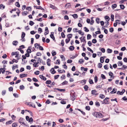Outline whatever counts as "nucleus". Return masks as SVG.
I'll return each mask as SVG.
<instances>
[{
	"instance_id": "obj_10",
	"label": "nucleus",
	"mask_w": 127,
	"mask_h": 127,
	"mask_svg": "<svg viewBox=\"0 0 127 127\" xmlns=\"http://www.w3.org/2000/svg\"><path fill=\"white\" fill-rule=\"evenodd\" d=\"M39 77L43 80L45 81L46 80V78L42 75H40L39 76Z\"/></svg>"
},
{
	"instance_id": "obj_25",
	"label": "nucleus",
	"mask_w": 127,
	"mask_h": 127,
	"mask_svg": "<svg viewBox=\"0 0 127 127\" xmlns=\"http://www.w3.org/2000/svg\"><path fill=\"white\" fill-rule=\"evenodd\" d=\"M72 34H69L67 35V36L68 39H70L72 38Z\"/></svg>"
},
{
	"instance_id": "obj_21",
	"label": "nucleus",
	"mask_w": 127,
	"mask_h": 127,
	"mask_svg": "<svg viewBox=\"0 0 127 127\" xmlns=\"http://www.w3.org/2000/svg\"><path fill=\"white\" fill-rule=\"evenodd\" d=\"M105 18L107 22H108L110 19L109 17L107 16H105Z\"/></svg>"
},
{
	"instance_id": "obj_42",
	"label": "nucleus",
	"mask_w": 127,
	"mask_h": 127,
	"mask_svg": "<svg viewBox=\"0 0 127 127\" xmlns=\"http://www.w3.org/2000/svg\"><path fill=\"white\" fill-rule=\"evenodd\" d=\"M52 56H54L56 54V52L55 51H52Z\"/></svg>"
},
{
	"instance_id": "obj_24",
	"label": "nucleus",
	"mask_w": 127,
	"mask_h": 127,
	"mask_svg": "<svg viewBox=\"0 0 127 127\" xmlns=\"http://www.w3.org/2000/svg\"><path fill=\"white\" fill-rule=\"evenodd\" d=\"M25 88V87L23 85H21L20 86V89L21 90H23Z\"/></svg>"
},
{
	"instance_id": "obj_14",
	"label": "nucleus",
	"mask_w": 127,
	"mask_h": 127,
	"mask_svg": "<svg viewBox=\"0 0 127 127\" xmlns=\"http://www.w3.org/2000/svg\"><path fill=\"white\" fill-rule=\"evenodd\" d=\"M55 89L57 90L58 91L60 92H64L65 91V90L64 89H61L59 88H55Z\"/></svg>"
},
{
	"instance_id": "obj_51",
	"label": "nucleus",
	"mask_w": 127,
	"mask_h": 127,
	"mask_svg": "<svg viewBox=\"0 0 127 127\" xmlns=\"http://www.w3.org/2000/svg\"><path fill=\"white\" fill-rule=\"evenodd\" d=\"M127 1V0H122L119 2V3L120 4H122L124 3L125 1Z\"/></svg>"
},
{
	"instance_id": "obj_41",
	"label": "nucleus",
	"mask_w": 127,
	"mask_h": 127,
	"mask_svg": "<svg viewBox=\"0 0 127 127\" xmlns=\"http://www.w3.org/2000/svg\"><path fill=\"white\" fill-rule=\"evenodd\" d=\"M26 9L27 10H29L30 11H31V10H32V8H31V7L28 6L26 7Z\"/></svg>"
},
{
	"instance_id": "obj_35",
	"label": "nucleus",
	"mask_w": 127,
	"mask_h": 127,
	"mask_svg": "<svg viewBox=\"0 0 127 127\" xmlns=\"http://www.w3.org/2000/svg\"><path fill=\"white\" fill-rule=\"evenodd\" d=\"M89 83L90 84H94V82H93V80L92 79H89Z\"/></svg>"
},
{
	"instance_id": "obj_4",
	"label": "nucleus",
	"mask_w": 127,
	"mask_h": 127,
	"mask_svg": "<svg viewBox=\"0 0 127 127\" xmlns=\"http://www.w3.org/2000/svg\"><path fill=\"white\" fill-rule=\"evenodd\" d=\"M70 95H71L70 98L71 99L72 101H74L75 99V93H73L72 95L70 94Z\"/></svg>"
},
{
	"instance_id": "obj_29",
	"label": "nucleus",
	"mask_w": 127,
	"mask_h": 127,
	"mask_svg": "<svg viewBox=\"0 0 127 127\" xmlns=\"http://www.w3.org/2000/svg\"><path fill=\"white\" fill-rule=\"evenodd\" d=\"M104 59L102 57H101L100 58V61L101 63H103L104 62Z\"/></svg>"
},
{
	"instance_id": "obj_52",
	"label": "nucleus",
	"mask_w": 127,
	"mask_h": 127,
	"mask_svg": "<svg viewBox=\"0 0 127 127\" xmlns=\"http://www.w3.org/2000/svg\"><path fill=\"white\" fill-rule=\"evenodd\" d=\"M31 51L30 49L28 48L27 50V52L28 53H30L31 52Z\"/></svg>"
},
{
	"instance_id": "obj_45",
	"label": "nucleus",
	"mask_w": 127,
	"mask_h": 127,
	"mask_svg": "<svg viewBox=\"0 0 127 127\" xmlns=\"http://www.w3.org/2000/svg\"><path fill=\"white\" fill-rule=\"evenodd\" d=\"M97 41L96 39H94L92 40V42L94 44L96 43Z\"/></svg>"
},
{
	"instance_id": "obj_37",
	"label": "nucleus",
	"mask_w": 127,
	"mask_h": 127,
	"mask_svg": "<svg viewBox=\"0 0 127 127\" xmlns=\"http://www.w3.org/2000/svg\"><path fill=\"white\" fill-rule=\"evenodd\" d=\"M117 5L116 4H113L112 6V7L113 9H114L117 7Z\"/></svg>"
},
{
	"instance_id": "obj_55",
	"label": "nucleus",
	"mask_w": 127,
	"mask_h": 127,
	"mask_svg": "<svg viewBox=\"0 0 127 127\" xmlns=\"http://www.w3.org/2000/svg\"><path fill=\"white\" fill-rule=\"evenodd\" d=\"M101 77L103 79H105L106 78L105 76L103 74H101Z\"/></svg>"
},
{
	"instance_id": "obj_5",
	"label": "nucleus",
	"mask_w": 127,
	"mask_h": 127,
	"mask_svg": "<svg viewBox=\"0 0 127 127\" xmlns=\"http://www.w3.org/2000/svg\"><path fill=\"white\" fill-rule=\"evenodd\" d=\"M96 92V91L95 90H92L91 91V93L93 95H98V93H97Z\"/></svg>"
},
{
	"instance_id": "obj_62",
	"label": "nucleus",
	"mask_w": 127,
	"mask_h": 127,
	"mask_svg": "<svg viewBox=\"0 0 127 127\" xmlns=\"http://www.w3.org/2000/svg\"><path fill=\"white\" fill-rule=\"evenodd\" d=\"M62 27H59L58 28V31L60 32H62Z\"/></svg>"
},
{
	"instance_id": "obj_19",
	"label": "nucleus",
	"mask_w": 127,
	"mask_h": 127,
	"mask_svg": "<svg viewBox=\"0 0 127 127\" xmlns=\"http://www.w3.org/2000/svg\"><path fill=\"white\" fill-rule=\"evenodd\" d=\"M84 88L85 90L86 91H87L88 90L89 87L87 85H85L84 86Z\"/></svg>"
},
{
	"instance_id": "obj_56",
	"label": "nucleus",
	"mask_w": 127,
	"mask_h": 127,
	"mask_svg": "<svg viewBox=\"0 0 127 127\" xmlns=\"http://www.w3.org/2000/svg\"><path fill=\"white\" fill-rule=\"evenodd\" d=\"M84 31L86 32H88L89 31V30L86 27L84 28Z\"/></svg>"
},
{
	"instance_id": "obj_16",
	"label": "nucleus",
	"mask_w": 127,
	"mask_h": 127,
	"mask_svg": "<svg viewBox=\"0 0 127 127\" xmlns=\"http://www.w3.org/2000/svg\"><path fill=\"white\" fill-rule=\"evenodd\" d=\"M13 122L12 120H10L7 122L6 123V125H9L11 124Z\"/></svg>"
},
{
	"instance_id": "obj_1",
	"label": "nucleus",
	"mask_w": 127,
	"mask_h": 127,
	"mask_svg": "<svg viewBox=\"0 0 127 127\" xmlns=\"http://www.w3.org/2000/svg\"><path fill=\"white\" fill-rule=\"evenodd\" d=\"M93 115L97 118H102L103 117V115L99 112H95L93 113Z\"/></svg>"
},
{
	"instance_id": "obj_58",
	"label": "nucleus",
	"mask_w": 127,
	"mask_h": 127,
	"mask_svg": "<svg viewBox=\"0 0 127 127\" xmlns=\"http://www.w3.org/2000/svg\"><path fill=\"white\" fill-rule=\"evenodd\" d=\"M94 79L95 82H96L98 81V79L97 77L96 76H95Z\"/></svg>"
},
{
	"instance_id": "obj_60",
	"label": "nucleus",
	"mask_w": 127,
	"mask_h": 127,
	"mask_svg": "<svg viewBox=\"0 0 127 127\" xmlns=\"http://www.w3.org/2000/svg\"><path fill=\"white\" fill-rule=\"evenodd\" d=\"M28 13L27 11H24L23 12L22 15L23 16H26L27 15Z\"/></svg>"
},
{
	"instance_id": "obj_6",
	"label": "nucleus",
	"mask_w": 127,
	"mask_h": 127,
	"mask_svg": "<svg viewBox=\"0 0 127 127\" xmlns=\"http://www.w3.org/2000/svg\"><path fill=\"white\" fill-rule=\"evenodd\" d=\"M54 32H51V34L50 35V36L53 40H55V38L54 35Z\"/></svg>"
},
{
	"instance_id": "obj_9",
	"label": "nucleus",
	"mask_w": 127,
	"mask_h": 127,
	"mask_svg": "<svg viewBox=\"0 0 127 127\" xmlns=\"http://www.w3.org/2000/svg\"><path fill=\"white\" fill-rule=\"evenodd\" d=\"M34 7H36V8L37 9H41V10H44V9H43V8L41 6H34Z\"/></svg>"
},
{
	"instance_id": "obj_47",
	"label": "nucleus",
	"mask_w": 127,
	"mask_h": 127,
	"mask_svg": "<svg viewBox=\"0 0 127 127\" xmlns=\"http://www.w3.org/2000/svg\"><path fill=\"white\" fill-rule=\"evenodd\" d=\"M85 109L89 111L90 110V108L89 106H86L85 107Z\"/></svg>"
},
{
	"instance_id": "obj_11",
	"label": "nucleus",
	"mask_w": 127,
	"mask_h": 127,
	"mask_svg": "<svg viewBox=\"0 0 127 127\" xmlns=\"http://www.w3.org/2000/svg\"><path fill=\"white\" fill-rule=\"evenodd\" d=\"M27 74H21L20 75V77L21 78H23L24 77L27 76Z\"/></svg>"
},
{
	"instance_id": "obj_27",
	"label": "nucleus",
	"mask_w": 127,
	"mask_h": 127,
	"mask_svg": "<svg viewBox=\"0 0 127 127\" xmlns=\"http://www.w3.org/2000/svg\"><path fill=\"white\" fill-rule=\"evenodd\" d=\"M100 20L98 18H97L96 19V22L97 24H99L100 23Z\"/></svg>"
},
{
	"instance_id": "obj_31",
	"label": "nucleus",
	"mask_w": 127,
	"mask_h": 127,
	"mask_svg": "<svg viewBox=\"0 0 127 127\" xmlns=\"http://www.w3.org/2000/svg\"><path fill=\"white\" fill-rule=\"evenodd\" d=\"M120 6L121 9L123 10L124 9L125 6L123 4H120Z\"/></svg>"
},
{
	"instance_id": "obj_18",
	"label": "nucleus",
	"mask_w": 127,
	"mask_h": 127,
	"mask_svg": "<svg viewBox=\"0 0 127 127\" xmlns=\"http://www.w3.org/2000/svg\"><path fill=\"white\" fill-rule=\"evenodd\" d=\"M69 49L70 51H72L74 49V47L73 46H71L69 47Z\"/></svg>"
},
{
	"instance_id": "obj_13",
	"label": "nucleus",
	"mask_w": 127,
	"mask_h": 127,
	"mask_svg": "<svg viewBox=\"0 0 127 127\" xmlns=\"http://www.w3.org/2000/svg\"><path fill=\"white\" fill-rule=\"evenodd\" d=\"M34 47L35 48L38 49L39 48V46H40V44H39L37 43H35L34 44Z\"/></svg>"
},
{
	"instance_id": "obj_26",
	"label": "nucleus",
	"mask_w": 127,
	"mask_h": 127,
	"mask_svg": "<svg viewBox=\"0 0 127 127\" xmlns=\"http://www.w3.org/2000/svg\"><path fill=\"white\" fill-rule=\"evenodd\" d=\"M118 65L119 66H121L123 65V64L122 61H119L118 63Z\"/></svg>"
},
{
	"instance_id": "obj_15",
	"label": "nucleus",
	"mask_w": 127,
	"mask_h": 127,
	"mask_svg": "<svg viewBox=\"0 0 127 127\" xmlns=\"http://www.w3.org/2000/svg\"><path fill=\"white\" fill-rule=\"evenodd\" d=\"M47 65L49 66H50L51 65L49 63V62H50L51 60L49 59H47Z\"/></svg>"
},
{
	"instance_id": "obj_34",
	"label": "nucleus",
	"mask_w": 127,
	"mask_h": 127,
	"mask_svg": "<svg viewBox=\"0 0 127 127\" xmlns=\"http://www.w3.org/2000/svg\"><path fill=\"white\" fill-rule=\"evenodd\" d=\"M0 70V71H1L2 73H3L5 71V68H1Z\"/></svg>"
},
{
	"instance_id": "obj_59",
	"label": "nucleus",
	"mask_w": 127,
	"mask_h": 127,
	"mask_svg": "<svg viewBox=\"0 0 127 127\" xmlns=\"http://www.w3.org/2000/svg\"><path fill=\"white\" fill-rule=\"evenodd\" d=\"M13 87H9L8 88V90H9V91H10V92L12 91L13 90Z\"/></svg>"
},
{
	"instance_id": "obj_49",
	"label": "nucleus",
	"mask_w": 127,
	"mask_h": 127,
	"mask_svg": "<svg viewBox=\"0 0 127 127\" xmlns=\"http://www.w3.org/2000/svg\"><path fill=\"white\" fill-rule=\"evenodd\" d=\"M58 71L59 73H63V72H65V71L64 69L62 70H59V69L58 70Z\"/></svg>"
},
{
	"instance_id": "obj_38",
	"label": "nucleus",
	"mask_w": 127,
	"mask_h": 127,
	"mask_svg": "<svg viewBox=\"0 0 127 127\" xmlns=\"http://www.w3.org/2000/svg\"><path fill=\"white\" fill-rule=\"evenodd\" d=\"M105 96L104 95L102 94H100V96H99V97L102 98V99H103L105 97Z\"/></svg>"
},
{
	"instance_id": "obj_7",
	"label": "nucleus",
	"mask_w": 127,
	"mask_h": 127,
	"mask_svg": "<svg viewBox=\"0 0 127 127\" xmlns=\"http://www.w3.org/2000/svg\"><path fill=\"white\" fill-rule=\"evenodd\" d=\"M85 38V37L84 36H82L80 38V39L81 40L82 42H84L85 43H86V40L85 39H84Z\"/></svg>"
},
{
	"instance_id": "obj_44",
	"label": "nucleus",
	"mask_w": 127,
	"mask_h": 127,
	"mask_svg": "<svg viewBox=\"0 0 127 127\" xmlns=\"http://www.w3.org/2000/svg\"><path fill=\"white\" fill-rule=\"evenodd\" d=\"M51 82V80H47L46 82V83L47 84H49Z\"/></svg>"
},
{
	"instance_id": "obj_28",
	"label": "nucleus",
	"mask_w": 127,
	"mask_h": 127,
	"mask_svg": "<svg viewBox=\"0 0 127 127\" xmlns=\"http://www.w3.org/2000/svg\"><path fill=\"white\" fill-rule=\"evenodd\" d=\"M22 34L21 35V37L22 38H24L25 35V33L24 32H22Z\"/></svg>"
},
{
	"instance_id": "obj_50",
	"label": "nucleus",
	"mask_w": 127,
	"mask_h": 127,
	"mask_svg": "<svg viewBox=\"0 0 127 127\" xmlns=\"http://www.w3.org/2000/svg\"><path fill=\"white\" fill-rule=\"evenodd\" d=\"M91 37V35L90 34H88L87 35V39H90Z\"/></svg>"
},
{
	"instance_id": "obj_3",
	"label": "nucleus",
	"mask_w": 127,
	"mask_h": 127,
	"mask_svg": "<svg viewBox=\"0 0 127 127\" xmlns=\"http://www.w3.org/2000/svg\"><path fill=\"white\" fill-rule=\"evenodd\" d=\"M109 98L108 97H106L105 99L103 100V101H102V104H107L108 103L107 102H108V99Z\"/></svg>"
},
{
	"instance_id": "obj_22",
	"label": "nucleus",
	"mask_w": 127,
	"mask_h": 127,
	"mask_svg": "<svg viewBox=\"0 0 127 127\" xmlns=\"http://www.w3.org/2000/svg\"><path fill=\"white\" fill-rule=\"evenodd\" d=\"M120 20H116V23H115L114 24V26L115 27H116L117 25V24H118V21L120 22Z\"/></svg>"
},
{
	"instance_id": "obj_46",
	"label": "nucleus",
	"mask_w": 127,
	"mask_h": 127,
	"mask_svg": "<svg viewBox=\"0 0 127 127\" xmlns=\"http://www.w3.org/2000/svg\"><path fill=\"white\" fill-rule=\"evenodd\" d=\"M50 7L52 8V9H55L56 8V7L55 6L51 4L50 5Z\"/></svg>"
},
{
	"instance_id": "obj_30",
	"label": "nucleus",
	"mask_w": 127,
	"mask_h": 127,
	"mask_svg": "<svg viewBox=\"0 0 127 127\" xmlns=\"http://www.w3.org/2000/svg\"><path fill=\"white\" fill-rule=\"evenodd\" d=\"M17 126V123H13L12 125V126L13 127H16Z\"/></svg>"
},
{
	"instance_id": "obj_8",
	"label": "nucleus",
	"mask_w": 127,
	"mask_h": 127,
	"mask_svg": "<svg viewBox=\"0 0 127 127\" xmlns=\"http://www.w3.org/2000/svg\"><path fill=\"white\" fill-rule=\"evenodd\" d=\"M117 91V89L116 88H114L113 89L112 91L110 92L111 94L116 93Z\"/></svg>"
},
{
	"instance_id": "obj_36",
	"label": "nucleus",
	"mask_w": 127,
	"mask_h": 127,
	"mask_svg": "<svg viewBox=\"0 0 127 127\" xmlns=\"http://www.w3.org/2000/svg\"><path fill=\"white\" fill-rule=\"evenodd\" d=\"M72 16L75 19L77 18L78 17L77 15L76 14H74L72 15Z\"/></svg>"
},
{
	"instance_id": "obj_64",
	"label": "nucleus",
	"mask_w": 127,
	"mask_h": 127,
	"mask_svg": "<svg viewBox=\"0 0 127 127\" xmlns=\"http://www.w3.org/2000/svg\"><path fill=\"white\" fill-rule=\"evenodd\" d=\"M70 40V39H66L65 40L66 43L67 44L68 43Z\"/></svg>"
},
{
	"instance_id": "obj_43",
	"label": "nucleus",
	"mask_w": 127,
	"mask_h": 127,
	"mask_svg": "<svg viewBox=\"0 0 127 127\" xmlns=\"http://www.w3.org/2000/svg\"><path fill=\"white\" fill-rule=\"evenodd\" d=\"M95 105L98 107H99L100 105V103L99 102L97 101H96L95 103Z\"/></svg>"
},
{
	"instance_id": "obj_61",
	"label": "nucleus",
	"mask_w": 127,
	"mask_h": 127,
	"mask_svg": "<svg viewBox=\"0 0 127 127\" xmlns=\"http://www.w3.org/2000/svg\"><path fill=\"white\" fill-rule=\"evenodd\" d=\"M32 80L35 82H37L38 81V80L35 78L34 77L32 79Z\"/></svg>"
},
{
	"instance_id": "obj_40",
	"label": "nucleus",
	"mask_w": 127,
	"mask_h": 127,
	"mask_svg": "<svg viewBox=\"0 0 127 127\" xmlns=\"http://www.w3.org/2000/svg\"><path fill=\"white\" fill-rule=\"evenodd\" d=\"M68 82L67 81L65 80L61 84L63 85L65 84H67V83Z\"/></svg>"
},
{
	"instance_id": "obj_32",
	"label": "nucleus",
	"mask_w": 127,
	"mask_h": 127,
	"mask_svg": "<svg viewBox=\"0 0 127 127\" xmlns=\"http://www.w3.org/2000/svg\"><path fill=\"white\" fill-rule=\"evenodd\" d=\"M79 33L81 35H83L84 34V33L83 32H82L81 30H79L78 31Z\"/></svg>"
},
{
	"instance_id": "obj_48",
	"label": "nucleus",
	"mask_w": 127,
	"mask_h": 127,
	"mask_svg": "<svg viewBox=\"0 0 127 127\" xmlns=\"http://www.w3.org/2000/svg\"><path fill=\"white\" fill-rule=\"evenodd\" d=\"M117 94L118 95H122L123 94L122 92H120L119 91H118L117 92Z\"/></svg>"
},
{
	"instance_id": "obj_33",
	"label": "nucleus",
	"mask_w": 127,
	"mask_h": 127,
	"mask_svg": "<svg viewBox=\"0 0 127 127\" xmlns=\"http://www.w3.org/2000/svg\"><path fill=\"white\" fill-rule=\"evenodd\" d=\"M84 60L82 59H80L78 61L79 63L80 64H82V63L84 62Z\"/></svg>"
},
{
	"instance_id": "obj_17",
	"label": "nucleus",
	"mask_w": 127,
	"mask_h": 127,
	"mask_svg": "<svg viewBox=\"0 0 127 127\" xmlns=\"http://www.w3.org/2000/svg\"><path fill=\"white\" fill-rule=\"evenodd\" d=\"M24 119L22 118H20L18 120V122L20 123L21 124L22 123V122H23Z\"/></svg>"
},
{
	"instance_id": "obj_20",
	"label": "nucleus",
	"mask_w": 127,
	"mask_h": 127,
	"mask_svg": "<svg viewBox=\"0 0 127 127\" xmlns=\"http://www.w3.org/2000/svg\"><path fill=\"white\" fill-rule=\"evenodd\" d=\"M18 43V42L17 41H14L12 42V44L14 45H16L17 43Z\"/></svg>"
},
{
	"instance_id": "obj_63",
	"label": "nucleus",
	"mask_w": 127,
	"mask_h": 127,
	"mask_svg": "<svg viewBox=\"0 0 127 127\" xmlns=\"http://www.w3.org/2000/svg\"><path fill=\"white\" fill-rule=\"evenodd\" d=\"M33 119L32 118V117H31L30 118V119H29V120L28 121V122H33Z\"/></svg>"
},
{
	"instance_id": "obj_57",
	"label": "nucleus",
	"mask_w": 127,
	"mask_h": 127,
	"mask_svg": "<svg viewBox=\"0 0 127 127\" xmlns=\"http://www.w3.org/2000/svg\"><path fill=\"white\" fill-rule=\"evenodd\" d=\"M120 43V41L118 40H117L115 42V44H119Z\"/></svg>"
},
{
	"instance_id": "obj_53",
	"label": "nucleus",
	"mask_w": 127,
	"mask_h": 127,
	"mask_svg": "<svg viewBox=\"0 0 127 127\" xmlns=\"http://www.w3.org/2000/svg\"><path fill=\"white\" fill-rule=\"evenodd\" d=\"M34 24V23L32 21H30L29 24L31 26H32Z\"/></svg>"
},
{
	"instance_id": "obj_23",
	"label": "nucleus",
	"mask_w": 127,
	"mask_h": 127,
	"mask_svg": "<svg viewBox=\"0 0 127 127\" xmlns=\"http://www.w3.org/2000/svg\"><path fill=\"white\" fill-rule=\"evenodd\" d=\"M15 5L16 6L19 8L20 7V5L18 2H16L15 4Z\"/></svg>"
},
{
	"instance_id": "obj_2",
	"label": "nucleus",
	"mask_w": 127,
	"mask_h": 127,
	"mask_svg": "<svg viewBox=\"0 0 127 127\" xmlns=\"http://www.w3.org/2000/svg\"><path fill=\"white\" fill-rule=\"evenodd\" d=\"M19 54V52L18 51L13 52L11 53V55L12 56H13L15 55H16V56H15V57L16 58H17V59L18 61L20 59V58L18 57Z\"/></svg>"
},
{
	"instance_id": "obj_39",
	"label": "nucleus",
	"mask_w": 127,
	"mask_h": 127,
	"mask_svg": "<svg viewBox=\"0 0 127 127\" xmlns=\"http://www.w3.org/2000/svg\"><path fill=\"white\" fill-rule=\"evenodd\" d=\"M107 50L108 53H111L112 52V50L109 48H108Z\"/></svg>"
},
{
	"instance_id": "obj_54",
	"label": "nucleus",
	"mask_w": 127,
	"mask_h": 127,
	"mask_svg": "<svg viewBox=\"0 0 127 127\" xmlns=\"http://www.w3.org/2000/svg\"><path fill=\"white\" fill-rule=\"evenodd\" d=\"M61 35L62 38H64L65 37V35L64 32H62L61 33Z\"/></svg>"
},
{
	"instance_id": "obj_12",
	"label": "nucleus",
	"mask_w": 127,
	"mask_h": 127,
	"mask_svg": "<svg viewBox=\"0 0 127 127\" xmlns=\"http://www.w3.org/2000/svg\"><path fill=\"white\" fill-rule=\"evenodd\" d=\"M50 71H52L51 72V73L52 74H54L56 72L55 71L54 68H52L50 70Z\"/></svg>"
}]
</instances>
